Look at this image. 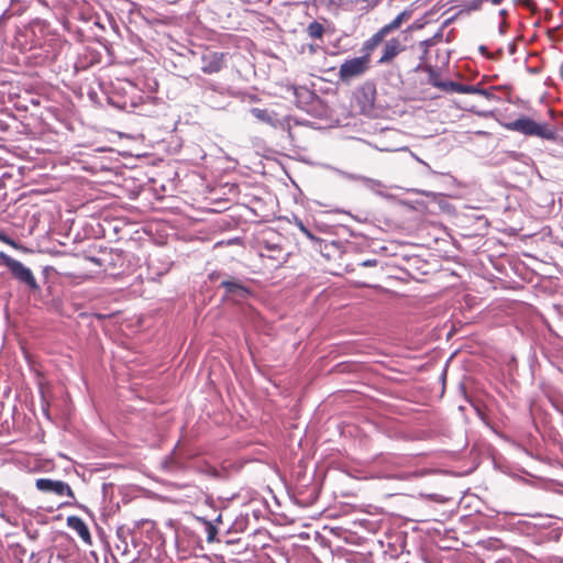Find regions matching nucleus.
Segmentation results:
<instances>
[{
  "label": "nucleus",
  "instance_id": "f257e3e1",
  "mask_svg": "<svg viewBox=\"0 0 563 563\" xmlns=\"http://www.w3.org/2000/svg\"><path fill=\"white\" fill-rule=\"evenodd\" d=\"M505 128L509 131L519 132L526 136H539L543 140L555 141L558 133L547 123H538L533 119L521 115L520 118L508 122Z\"/></svg>",
  "mask_w": 563,
  "mask_h": 563
},
{
  "label": "nucleus",
  "instance_id": "f03ea898",
  "mask_svg": "<svg viewBox=\"0 0 563 563\" xmlns=\"http://www.w3.org/2000/svg\"><path fill=\"white\" fill-rule=\"evenodd\" d=\"M0 261L5 265L11 273L12 277L19 283L26 285L30 290H38L40 286L32 273V271L24 266L20 261L9 256L4 252H0Z\"/></svg>",
  "mask_w": 563,
  "mask_h": 563
},
{
  "label": "nucleus",
  "instance_id": "7ed1b4c3",
  "mask_svg": "<svg viewBox=\"0 0 563 563\" xmlns=\"http://www.w3.org/2000/svg\"><path fill=\"white\" fill-rule=\"evenodd\" d=\"M35 487L43 493H51L58 497L67 496L70 500L63 503L60 506H73L76 504V498L70 486L63 482L51 478H37Z\"/></svg>",
  "mask_w": 563,
  "mask_h": 563
},
{
  "label": "nucleus",
  "instance_id": "20e7f679",
  "mask_svg": "<svg viewBox=\"0 0 563 563\" xmlns=\"http://www.w3.org/2000/svg\"><path fill=\"white\" fill-rule=\"evenodd\" d=\"M369 67L371 63L367 62L366 56L345 59L339 68V78L343 82H350L351 80L363 76Z\"/></svg>",
  "mask_w": 563,
  "mask_h": 563
},
{
  "label": "nucleus",
  "instance_id": "39448f33",
  "mask_svg": "<svg viewBox=\"0 0 563 563\" xmlns=\"http://www.w3.org/2000/svg\"><path fill=\"white\" fill-rule=\"evenodd\" d=\"M334 170L340 177H342L344 179H347L351 181H360L368 190H371L379 196L384 195L383 189H385L386 186L378 179L369 178V177H366V176L360 175V174L349 173V172H345V170H342L339 168H335Z\"/></svg>",
  "mask_w": 563,
  "mask_h": 563
},
{
  "label": "nucleus",
  "instance_id": "423d86ee",
  "mask_svg": "<svg viewBox=\"0 0 563 563\" xmlns=\"http://www.w3.org/2000/svg\"><path fill=\"white\" fill-rule=\"evenodd\" d=\"M220 286L224 288L225 297L231 298L236 302L245 300L251 295L250 289L240 280L234 278L223 279Z\"/></svg>",
  "mask_w": 563,
  "mask_h": 563
},
{
  "label": "nucleus",
  "instance_id": "0eeeda50",
  "mask_svg": "<svg viewBox=\"0 0 563 563\" xmlns=\"http://www.w3.org/2000/svg\"><path fill=\"white\" fill-rule=\"evenodd\" d=\"M201 60V70L205 74H214L224 67V54L221 52H206Z\"/></svg>",
  "mask_w": 563,
  "mask_h": 563
},
{
  "label": "nucleus",
  "instance_id": "6e6552de",
  "mask_svg": "<svg viewBox=\"0 0 563 563\" xmlns=\"http://www.w3.org/2000/svg\"><path fill=\"white\" fill-rule=\"evenodd\" d=\"M404 49L405 46L401 44L399 38H390L384 44L382 56L377 63L379 65L389 64Z\"/></svg>",
  "mask_w": 563,
  "mask_h": 563
},
{
  "label": "nucleus",
  "instance_id": "1a4fd4ad",
  "mask_svg": "<svg viewBox=\"0 0 563 563\" xmlns=\"http://www.w3.org/2000/svg\"><path fill=\"white\" fill-rule=\"evenodd\" d=\"M67 527L71 530L76 531L79 538L82 540V542L87 545L92 544V538L89 531L88 526L86 522L77 517V516H69L66 519Z\"/></svg>",
  "mask_w": 563,
  "mask_h": 563
},
{
  "label": "nucleus",
  "instance_id": "9d476101",
  "mask_svg": "<svg viewBox=\"0 0 563 563\" xmlns=\"http://www.w3.org/2000/svg\"><path fill=\"white\" fill-rule=\"evenodd\" d=\"M386 34H385V31H383L382 29H379L375 34H373L368 40H366L364 43H363V46L361 48V53L362 55L361 56H366L367 58V62L371 63V54L372 52L379 45L384 42V40L386 38Z\"/></svg>",
  "mask_w": 563,
  "mask_h": 563
},
{
  "label": "nucleus",
  "instance_id": "9b49d317",
  "mask_svg": "<svg viewBox=\"0 0 563 563\" xmlns=\"http://www.w3.org/2000/svg\"><path fill=\"white\" fill-rule=\"evenodd\" d=\"M386 34H385V31H383L382 29H379L375 34H373L368 40H366L364 43H363V46L361 48V53L362 55L361 56H366L367 58V62L371 63V54L372 52L379 45L384 42V40L386 38Z\"/></svg>",
  "mask_w": 563,
  "mask_h": 563
},
{
  "label": "nucleus",
  "instance_id": "f8f14e48",
  "mask_svg": "<svg viewBox=\"0 0 563 563\" xmlns=\"http://www.w3.org/2000/svg\"><path fill=\"white\" fill-rule=\"evenodd\" d=\"M251 114L262 123L273 126L277 122V113L269 109L252 108Z\"/></svg>",
  "mask_w": 563,
  "mask_h": 563
},
{
  "label": "nucleus",
  "instance_id": "ddd939ff",
  "mask_svg": "<svg viewBox=\"0 0 563 563\" xmlns=\"http://www.w3.org/2000/svg\"><path fill=\"white\" fill-rule=\"evenodd\" d=\"M410 10H404L400 12L391 22L380 27L383 31H385V34L388 35L389 33L400 29L401 24L409 20L411 16Z\"/></svg>",
  "mask_w": 563,
  "mask_h": 563
},
{
  "label": "nucleus",
  "instance_id": "4468645a",
  "mask_svg": "<svg viewBox=\"0 0 563 563\" xmlns=\"http://www.w3.org/2000/svg\"><path fill=\"white\" fill-rule=\"evenodd\" d=\"M437 37H441V34H437L433 37H430L428 40L421 41L418 44V49L420 52L419 54V63L427 64L429 49L431 46H433L437 42Z\"/></svg>",
  "mask_w": 563,
  "mask_h": 563
},
{
  "label": "nucleus",
  "instance_id": "2eb2a0df",
  "mask_svg": "<svg viewBox=\"0 0 563 563\" xmlns=\"http://www.w3.org/2000/svg\"><path fill=\"white\" fill-rule=\"evenodd\" d=\"M415 71H424L428 74V84L434 87V82H440V75L438 70H435L431 65L429 64H422L419 63L415 68Z\"/></svg>",
  "mask_w": 563,
  "mask_h": 563
},
{
  "label": "nucleus",
  "instance_id": "dca6fc26",
  "mask_svg": "<svg viewBox=\"0 0 563 563\" xmlns=\"http://www.w3.org/2000/svg\"><path fill=\"white\" fill-rule=\"evenodd\" d=\"M306 32L312 40H322L324 34V26L318 21H312L308 24Z\"/></svg>",
  "mask_w": 563,
  "mask_h": 563
},
{
  "label": "nucleus",
  "instance_id": "f3484780",
  "mask_svg": "<svg viewBox=\"0 0 563 563\" xmlns=\"http://www.w3.org/2000/svg\"><path fill=\"white\" fill-rule=\"evenodd\" d=\"M198 520L205 525L206 533H207V542H209V543L214 542L217 540L216 537L218 533L217 526L212 521L207 520L205 518H198Z\"/></svg>",
  "mask_w": 563,
  "mask_h": 563
},
{
  "label": "nucleus",
  "instance_id": "a211bd4d",
  "mask_svg": "<svg viewBox=\"0 0 563 563\" xmlns=\"http://www.w3.org/2000/svg\"><path fill=\"white\" fill-rule=\"evenodd\" d=\"M290 121H291V118L290 117H284V118H279L277 115V122L275 124H273L272 128L274 129H279L282 131H285L288 133V136L291 137V124H290Z\"/></svg>",
  "mask_w": 563,
  "mask_h": 563
},
{
  "label": "nucleus",
  "instance_id": "6ab92c4d",
  "mask_svg": "<svg viewBox=\"0 0 563 563\" xmlns=\"http://www.w3.org/2000/svg\"><path fill=\"white\" fill-rule=\"evenodd\" d=\"M434 87L435 88H439L443 91H448V92H455L456 91V87H457V82L456 81H443L441 80L440 82H434Z\"/></svg>",
  "mask_w": 563,
  "mask_h": 563
},
{
  "label": "nucleus",
  "instance_id": "aec40b11",
  "mask_svg": "<svg viewBox=\"0 0 563 563\" xmlns=\"http://www.w3.org/2000/svg\"><path fill=\"white\" fill-rule=\"evenodd\" d=\"M478 91V86L474 85H464L457 82L456 91L457 93H466V95H475Z\"/></svg>",
  "mask_w": 563,
  "mask_h": 563
},
{
  "label": "nucleus",
  "instance_id": "412c9836",
  "mask_svg": "<svg viewBox=\"0 0 563 563\" xmlns=\"http://www.w3.org/2000/svg\"><path fill=\"white\" fill-rule=\"evenodd\" d=\"M297 227L299 230L311 241L317 240V238L313 235V233L303 224L301 220L298 218L295 219Z\"/></svg>",
  "mask_w": 563,
  "mask_h": 563
},
{
  "label": "nucleus",
  "instance_id": "4be33fe9",
  "mask_svg": "<svg viewBox=\"0 0 563 563\" xmlns=\"http://www.w3.org/2000/svg\"><path fill=\"white\" fill-rule=\"evenodd\" d=\"M562 536V531L560 529H552L549 531V540L551 541H560Z\"/></svg>",
  "mask_w": 563,
  "mask_h": 563
},
{
  "label": "nucleus",
  "instance_id": "5701e85b",
  "mask_svg": "<svg viewBox=\"0 0 563 563\" xmlns=\"http://www.w3.org/2000/svg\"><path fill=\"white\" fill-rule=\"evenodd\" d=\"M476 95L483 96L484 98H486V99H488V100H489V99H494V98H495L494 92H492V91H490V90H488V89L481 88L479 86H478V91H477V93H476Z\"/></svg>",
  "mask_w": 563,
  "mask_h": 563
},
{
  "label": "nucleus",
  "instance_id": "b1692460",
  "mask_svg": "<svg viewBox=\"0 0 563 563\" xmlns=\"http://www.w3.org/2000/svg\"><path fill=\"white\" fill-rule=\"evenodd\" d=\"M485 0H472L467 4L468 10H479L482 8V4Z\"/></svg>",
  "mask_w": 563,
  "mask_h": 563
},
{
  "label": "nucleus",
  "instance_id": "393cba45",
  "mask_svg": "<svg viewBox=\"0 0 563 563\" xmlns=\"http://www.w3.org/2000/svg\"><path fill=\"white\" fill-rule=\"evenodd\" d=\"M378 264V261L376 258H369L365 260L360 263L362 267H375Z\"/></svg>",
  "mask_w": 563,
  "mask_h": 563
},
{
  "label": "nucleus",
  "instance_id": "a878e982",
  "mask_svg": "<svg viewBox=\"0 0 563 563\" xmlns=\"http://www.w3.org/2000/svg\"><path fill=\"white\" fill-rule=\"evenodd\" d=\"M265 247H266L268 251H272V252L280 251V247L278 246V244H275V243H268V242H266Z\"/></svg>",
  "mask_w": 563,
  "mask_h": 563
},
{
  "label": "nucleus",
  "instance_id": "bb28decb",
  "mask_svg": "<svg viewBox=\"0 0 563 563\" xmlns=\"http://www.w3.org/2000/svg\"><path fill=\"white\" fill-rule=\"evenodd\" d=\"M514 2L518 5L529 8L532 4V0H514Z\"/></svg>",
  "mask_w": 563,
  "mask_h": 563
},
{
  "label": "nucleus",
  "instance_id": "cd10ccee",
  "mask_svg": "<svg viewBox=\"0 0 563 563\" xmlns=\"http://www.w3.org/2000/svg\"><path fill=\"white\" fill-rule=\"evenodd\" d=\"M506 26H507V24H506V22H505V21H503V22L499 24V33H500V34H505V32H506Z\"/></svg>",
  "mask_w": 563,
  "mask_h": 563
},
{
  "label": "nucleus",
  "instance_id": "c85d7f7f",
  "mask_svg": "<svg viewBox=\"0 0 563 563\" xmlns=\"http://www.w3.org/2000/svg\"><path fill=\"white\" fill-rule=\"evenodd\" d=\"M0 241L13 244V242L9 238H7L4 234H2V233H0Z\"/></svg>",
  "mask_w": 563,
  "mask_h": 563
},
{
  "label": "nucleus",
  "instance_id": "c756f323",
  "mask_svg": "<svg viewBox=\"0 0 563 563\" xmlns=\"http://www.w3.org/2000/svg\"><path fill=\"white\" fill-rule=\"evenodd\" d=\"M499 16H501L503 19H506V16L508 15V11L506 9H500L499 12H498Z\"/></svg>",
  "mask_w": 563,
  "mask_h": 563
},
{
  "label": "nucleus",
  "instance_id": "7c9ffc66",
  "mask_svg": "<svg viewBox=\"0 0 563 563\" xmlns=\"http://www.w3.org/2000/svg\"><path fill=\"white\" fill-rule=\"evenodd\" d=\"M485 1L492 3L493 5H499L504 0H485Z\"/></svg>",
  "mask_w": 563,
  "mask_h": 563
},
{
  "label": "nucleus",
  "instance_id": "2f4dec72",
  "mask_svg": "<svg viewBox=\"0 0 563 563\" xmlns=\"http://www.w3.org/2000/svg\"><path fill=\"white\" fill-rule=\"evenodd\" d=\"M213 523H220L222 522V516L221 515H218V517L214 519V521H212Z\"/></svg>",
  "mask_w": 563,
  "mask_h": 563
},
{
  "label": "nucleus",
  "instance_id": "473e14b6",
  "mask_svg": "<svg viewBox=\"0 0 563 563\" xmlns=\"http://www.w3.org/2000/svg\"><path fill=\"white\" fill-rule=\"evenodd\" d=\"M90 261H91L92 263H95V264L100 265V260H99V258H97V257H90Z\"/></svg>",
  "mask_w": 563,
  "mask_h": 563
},
{
  "label": "nucleus",
  "instance_id": "72a5a7b5",
  "mask_svg": "<svg viewBox=\"0 0 563 563\" xmlns=\"http://www.w3.org/2000/svg\"><path fill=\"white\" fill-rule=\"evenodd\" d=\"M479 51L482 54H485L487 52V48L485 46H479Z\"/></svg>",
  "mask_w": 563,
  "mask_h": 563
},
{
  "label": "nucleus",
  "instance_id": "f704fd0d",
  "mask_svg": "<svg viewBox=\"0 0 563 563\" xmlns=\"http://www.w3.org/2000/svg\"><path fill=\"white\" fill-rule=\"evenodd\" d=\"M424 474L423 471H419V472H415L413 475L415 476H422Z\"/></svg>",
  "mask_w": 563,
  "mask_h": 563
},
{
  "label": "nucleus",
  "instance_id": "c9c22d12",
  "mask_svg": "<svg viewBox=\"0 0 563 563\" xmlns=\"http://www.w3.org/2000/svg\"><path fill=\"white\" fill-rule=\"evenodd\" d=\"M212 474H213V475H217V474H218L217 470H213V471H212Z\"/></svg>",
  "mask_w": 563,
  "mask_h": 563
}]
</instances>
